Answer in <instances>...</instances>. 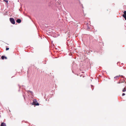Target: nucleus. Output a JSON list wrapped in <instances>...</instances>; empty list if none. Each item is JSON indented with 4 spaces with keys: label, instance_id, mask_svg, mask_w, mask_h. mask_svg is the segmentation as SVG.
Listing matches in <instances>:
<instances>
[{
    "label": "nucleus",
    "instance_id": "obj_1",
    "mask_svg": "<svg viewBox=\"0 0 126 126\" xmlns=\"http://www.w3.org/2000/svg\"><path fill=\"white\" fill-rule=\"evenodd\" d=\"M118 83L120 84L119 86L120 88H123L124 87L126 86V82L125 81L121 82H120L119 81V82H118Z\"/></svg>",
    "mask_w": 126,
    "mask_h": 126
},
{
    "label": "nucleus",
    "instance_id": "obj_2",
    "mask_svg": "<svg viewBox=\"0 0 126 126\" xmlns=\"http://www.w3.org/2000/svg\"><path fill=\"white\" fill-rule=\"evenodd\" d=\"M32 104L36 106H38L39 104L37 102L36 99H34L33 100Z\"/></svg>",
    "mask_w": 126,
    "mask_h": 126
},
{
    "label": "nucleus",
    "instance_id": "obj_3",
    "mask_svg": "<svg viewBox=\"0 0 126 126\" xmlns=\"http://www.w3.org/2000/svg\"><path fill=\"white\" fill-rule=\"evenodd\" d=\"M10 20L12 23L13 24H15V21L14 19L12 18H10Z\"/></svg>",
    "mask_w": 126,
    "mask_h": 126
},
{
    "label": "nucleus",
    "instance_id": "obj_4",
    "mask_svg": "<svg viewBox=\"0 0 126 126\" xmlns=\"http://www.w3.org/2000/svg\"><path fill=\"white\" fill-rule=\"evenodd\" d=\"M123 13L124 14L123 15V16L126 20V11H124Z\"/></svg>",
    "mask_w": 126,
    "mask_h": 126
},
{
    "label": "nucleus",
    "instance_id": "obj_5",
    "mask_svg": "<svg viewBox=\"0 0 126 126\" xmlns=\"http://www.w3.org/2000/svg\"><path fill=\"white\" fill-rule=\"evenodd\" d=\"M16 22L18 23H20L21 22V20L20 19H18L16 20Z\"/></svg>",
    "mask_w": 126,
    "mask_h": 126
},
{
    "label": "nucleus",
    "instance_id": "obj_6",
    "mask_svg": "<svg viewBox=\"0 0 126 126\" xmlns=\"http://www.w3.org/2000/svg\"><path fill=\"white\" fill-rule=\"evenodd\" d=\"M1 126H6L5 123L3 122L1 124Z\"/></svg>",
    "mask_w": 126,
    "mask_h": 126
},
{
    "label": "nucleus",
    "instance_id": "obj_7",
    "mask_svg": "<svg viewBox=\"0 0 126 126\" xmlns=\"http://www.w3.org/2000/svg\"><path fill=\"white\" fill-rule=\"evenodd\" d=\"M1 58L2 59L4 60V58H5V59H7V58L6 57H5L4 56H1Z\"/></svg>",
    "mask_w": 126,
    "mask_h": 126
},
{
    "label": "nucleus",
    "instance_id": "obj_8",
    "mask_svg": "<svg viewBox=\"0 0 126 126\" xmlns=\"http://www.w3.org/2000/svg\"><path fill=\"white\" fill-rule=\"evenodd\" d=\"M120 76V75H119V76H116L115 77H114V78L116 79H118V78Z\"/></svg>",
    "mask_w": 126,
    "mask_h": 126
},
{
    "label": "nucleus",
    "instance_id": "obj_9",
    "mask_svg": "<svg viewBox=\"0 0 126 126\" xmlns=\"http://www.w3.org/2000/svg\"><path fill=\"white\" fill-rule=\"evenodd\" d=\"M122 91L123 92H124L126 91V88L125 87L124 88L123 90Z\"/></svg>",
    "mask_w": 126,
    "mask_h": 126
},
{
    "label": "nucleus",
    "instance_id": "obj_10",
    "mask_svg": "<svg viewBox=\"0 0 126 126\" xmlns=\"http://www.w3.org/2000/svg\"><path fill=\"white\" fill-rule=\"evenodd\" d=\"M69 43L70 44H71V45L72 46V45H73V43L72 42H69Z\"/></svg>",
    "mask_w": 126,
    "mask_h": 126
},
{
    "label": "nucleus",
    "instance_id": "obj_11",
    "mask_svg": "<svg viewBox=\"0 0 126 126\" xmlns=\"http://www.w3.org/2000/svg\"><path fill=\"white\" fill-rule=\"evenodd\" d=\"M4 1L5 2H6L7 3L8 2V1L6 0H4Z\"/></svg>",
    "mask_w": 126,
    "mask_h": 126
},
{
    "label": "nucleus",
    "instance_id": "obj_12",
    "mask_svg": "<svg viewBox=\"0 0 126 126\" xmlns=\"http://www.w3.org/2000/svg\"><path fill=\"white\" fill-rule=\"evenodd\" d=\"M9 49V48H6V50H8Z\"/></svg>",
    "mask_w": 126,
    "mask_h": 126
},
{
    "label": "nucleus",
    "instance_id": "obj_13",
    "mask_svg": "<svg viewBox=\"0 0 126 126\" xmlns=\"http://www.w3.org/2000/svg\"><path fill=\"white\" fill-rule=\"evenodd\" d=\"M125 95V93H123V94H122V95L123 96H124V95Z\"/></svg>",
    "mask_w": 126,
    "mask_h": 126
}]
</instances>
